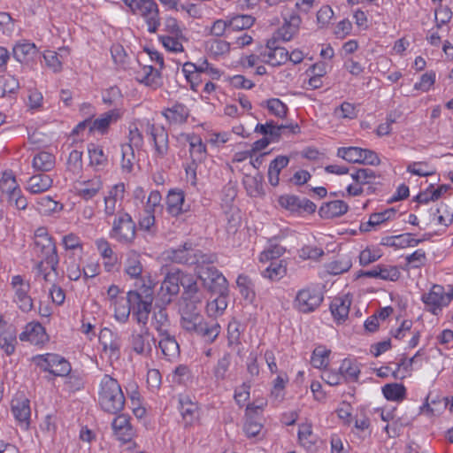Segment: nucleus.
I'll use <instances>...</instances> for the list:
<instances>
[{
  "mask_svg": "<svg viewBox=\"0 0 453 453\" xmlns=\"http://www.w3.org/2000/svg\"><path fill=\"white\" fill-rule=\"evenodd\" d=\"M202 260L196 266L197 278L202 281L203 287L214 295H224L228 292V283L225 276L213 265L217 256L208 253L206 257H199Z\"/></svg>",
  "mask_w": 453,
  "mask_h": 453,
  "instance_id": "obj_1",
  "label": "nucleus"
},
{
  "mask_svg": "<svg viewBox=\"0 0 453 453\" xmlns=\"http://www.w3.org/2000/svg\"><path fill=\"white\" fill-rule=\"evenodd\" d=\"M126 398L118 380L105 374L100 382L98 403L101 409L110 414L119 413L125 406Z\"/></svg>",
  "mask_w": 453,
  "mask_h": 453,
  "instance_id": "obj_2",
  "label": "nucleus"
},
{
  "mask_svg": "<svg viewBox=\"0 0 453 453\" xmlns=\"http://www.w3.org/2000/svg\"><path fill=\"white\" fill-rule=\"evenodd\" d=\"M180 319L181 327L191 334L202 337L207 342H212L220 332V326L216 322H206L201 313L188 315Z\"/></svg>",
  "mask_w": 453,
  "mask_h": 453,
  "instance_id": "obj_3",
  "label": "nucleus"
},
{
  "mask_svg": "<svg viewBox=\"0 0 453 453\" xmlns=\"http://www.w3.org/2000/svg\"><path fill=\"white\" fill-rule=\"evenodd\" d=\"M134 15L144 19L148 31L156 33L161 25L159 8L155 0H122Z\"/></svg>",
  "mask_w": 453,
  "mask_h": 453,
  "instance_id": "obj_4",
  "label": "nucleus"
},
{
  "mask_svg": "<svg viewBox=\"0 0 453 453\" xmlns=\"http://www.w3.org/2000/svg\"><path fill=\"white\" fill-rule=\"evenodd\" d=\"M136 235L135 223L127 212H119L114 219L110 236L120 243L131 244Z\"/></svg>",
  "mask_w": 453,
  "mask_h": 453,
  "instance_id": "obj_5",
  "label": "nucleus"
},
{
  "mask_svg": "<svg viewBox=\"0 0 453 453\" xmlns=\"http://www.w3.org/2000/svg\"><path fill=\"white\" fill-rule=\"evenodd\" d=\"M34 362L42 371L54 376H67L72 370L70 363L58 354L39 355L34 357Z\"/></svg>",
  "mask_w": 453,
  "mask_h": 453,
  "instance_id": "obj_6",
  "label": "nucleus"
},
{
  "mask_svg": "<svg viewBox=\"0 0 453 453\" xmlns=\"http://www.w3.org/2000/svg\"><path fill=\"white\" fill-rule=\"evenodd\" d=\"M323 295L314 288H303L297 292L295 298V307L303 313L315 311L323 301Z\"/></svg>",
  "mask_w": 453,
  "mask_h": 453,
  "instance_id": "obj_7",
  "label": "nucleus"
},
{
  "mask_svg": "<svg viewBox=\"0 0 453 453\" xmlns=\"http://www.w3.org/2000/svg\"><path fill=\"white\" fill-rule=\"evenodd\" d=\"M35 251L42 257L41 261L50 265V270L56 271L59 258L52 237L35 241Z\"/></svg>",
  "mask_w": 453,
  "mask_h": 453,
  "instance_id": "obj_8",
  "label": "nucleus"
},
{
  "mask_svg": "<svg viewBox=\"0 0 453 453\" xmlns=\"http://www.w3.org/2000/svg\"><path fill=\"white\" fill-rule=\"evenodd\" d=\"M12 286L15 292V301L23 311H30L33 308V300L28 295L30 284L25 281L20 275L13 276Z\"/></svg>",
  "mask_w": 453,
  "mask_h": 453,
  "instance_id": "obj_9",
  "label": "nucleus"
},
{
  "mask_svg": "<svg viewBox=\"0 0 453 453\" xmlns=\"http://www.w3.org/2000/svg\"><path fill=\"white\" fill-rule=\"evenodd\" d=\"M208 253H203L200 250H194L192 244L185 242L181 247L172 251V259L175 263L196 265L198 266L202 260L199 257H206Z\"/></svg>",
  "mask_w": 453,
  "mask_h": 453,
  "instance_id": "obj_10",
  "label": "nucleus"
},
{
  "mask_svg": "<svg viewBox=\"0 0 453 453\" xmlns=\"http://www.w3.org/2000/svg\"><path fill=\"white\" fill-rule=\"evenodd\" d=\"M147 132L152 138L156 157L160 158L165 157L169 151V139L167 131L163 127L155 126L154 124H148Z\"/></svg>",
  "mask_w": 453,
  "mask_h": 453,
  "instance_id": "obj_11",
  "label": "nucleus"
},
{
  "mask_svg": "<svg viewBox=\"0 0 453 453\" xmlns=\"http://www.w3.org/2000/svg\"><path fill=\"white\" fill-rule=\"evenodd\" d=\"M17 344V330L12 324L4 319L0 322V348L8 355H12Z\"/></svg>",
  "mask_w": 453,
  "mask_h": 453,
  "instance_id": "obj_12",
  "label": "nucleus"
},
{
  "mask_svg": "<svg viewBox=\"0 0 453 453\" xmlns=\"http://www.w3.org/2000/svg\"><path fill=\"white\" fill-rule=\"evenodd\" d=\"M446 299L444 288L441 285H434L428 293L422 296L423 303L433 314H437V311L445 306Z\"/></svg>",
  "mask_w": 453,
  "mask_h": 453,
  "instance_id": "obj_13",
  "label": "nucleus"
},
{
  "mask_svg": "<svg viewBox=\"0 0 453 453\" xmlns=\"http://www.w3.org/2000/svg\"><path fill=\"white\" fill-rule=\"evenodd\" d=\"M150 336V333L147 326H142L140 332L134 331L130 337L132 349L139 355L150 354L151 351Z\"/></svg>",
  "mask_w": 453,
  "mask_h": 453,
  "instance_id": "obj_14",
  "label": "nucleus"
},
{
  "mask_svg": "<svg viewBox=\"0 0 453 453\" xmlns=\"http://www.w3.org/2000/svg\"><path fill=\"white\" fill-rule=\"evenodd\" d=\"M127 302L129 303L133 319L142 326H147L149 316L152 311V303L146 300H131L127 296Z\"/></svg>",
  "mask_w": 453,
  "mask_h": 453,
  "instance_id": "obj_15",
  "label": "nucleus"
},
{
  "mask_svg": "<svg viewBox=\"0 0 453 453\" xmlns=\"http://www.w3.org/2000/svg\"><path fill=\"white\" fill-rule=\"evenodd\" d=\"M283 19V25L275 33L278 38L288 42L298 32L302 19L296 13H292L288 17L284 15Z\"/></svg>",
  "mask_w": 453,
  "mask_h": 453,
  "instance_id": "obj_16",
  "label": "nucleus"
},
{
  "mask_svg": "<svg viewBox=\"0 0 453 453\" xmlns=\"http://www.w3.org/2000/svg\"><path fill=\"white\" fill-rule=\"evenodd\" d=\"M20 341H28L32 344L39 345L48 341L45 328L39 322L29 323L26 329L19 334Z\"/></svg>",
  "mask_w": 453,
  "mask_h": 453,
  "instance_id": "obj_17",
  "label": "nucleus"
},
{
  "mask_svg": "<svg viewBox=\"0 0 453 453\" xmlns=\"http://www.w3.org/2000/svg\"><path fill=\"white\" fill-rule=\"evenodd\" d=\"M180 292V283L178 273H167L161 284V299L165 303L172 302V296Z\"/></svg>",
  "mask_w": 453,
  "mask_h": 453,
  "instance_id": "obj_18",
  "label": "nucleus"
},
{
  "mask_svg": "<svg viewBox=\"0 0 453 453\" xmlns=\"http://www.w3.org/2000/svg\"><path fill=\"white\" fill-rule=\"evenodd\" d=\"M351 304V298L349 295L344 296L334 297L330 304V311L334 319L342 323L348 318L349 307Z\"/></svg>",
  "mask_w": 453,
  "mask_h": 453,
  "instance_id": "obj_19",
  "label": "nucleus"
},
{
  "mask_svg": "<svg viewBox=\"0 0 453 453\" xmlns=\"http://www.w3.org/2000/svg\"><path fill=\"white\" fill-rule=\"evenodd\" d=\"M185 195L182 190H170L166 196V210L174 217L187 211L188 208L184 207Z\"/></svg>",
  "mask_w": 453,
  "mask_h": 453,
  "instance_id": "obj_20",
  "label": "nucleus"
},
{
  "mask_svg": "<svg viewBox=\"0 0 453 453\" xmlns=\"http://www.w3.org/2000/svg\"><path fill=\"white\" fill-rule=\"evenodd\" d=\"M349 210V205L342 200H334L323 203L319 214L322 219H334L341 217Z\"/></svg>",
  "mask_w": 453,
  "mask_h": 453,
  "instance_id": "obj_21",
  "label": "nucleus"
},
{
  "mask_svg": "<svg viewBox=\"0 0 453 453\" xmlns=\"http://www.w3.org/2000/svg\"><path fill=\"white\" fill-rule=\"evenodd\" d=\"M12 411L21 426L27 429L30 424V405L29 400H15L12 403Z\"/></svg>",
  "mask_w": 453,
  "mask_h": 453,
  "instance_id": "obj_22",
  "label": "nucleus"
},
{
  "mask_svg": "<svg viewBox=\"0 0 453 453\" xmlns=\"http://www.w3.org/2000/svg\"><path fill=\"white\" fill-rule=\"evenodd\" d=\"M99 342L104 351L109 350L111 357H119L120 345L117 336L111 329L105 327L101 330Z\"/></svg>",
  "mask_w": 453,
  "mask_h": 453,
  "instance_id": "obj_23",
  "label": "nucleus"
},
{
  "mask_svg": "<svg viewBox=\"0 0 453 453\" xmlns=\"http://www.w3.org/2000/svg\"><path fill=\"white\" fill-rule=\"evenodd\" d=\"M112 428L115 434L124 441H128L133 436V428L130 425V418L121 414L112 421Z\"/></svg>",
  "mask_w": 453,
  "mask_h": 453,
  "instance_id": "obj_24",
  "label": "nucleus"
},
{
  "mask_svg": "<svg viewBox=\"0 0 453 453\" xmlns=\"http://www.w3.org/2000/svg\"><path fill=\"white\" fill-rule=\"evenodd\" d=\"M161 339L158 342L163 355L168 359L177 357L180 355V346L173 335H171L169 332L166 334H159Z\"/></svg>",
  "mask_w": 453,
  "mask_h": 453,
  "instance_id": "obj_25",
  "label": "nucleus"
},
{
  "mask_svg": "<svg viewBox=\"0 0 453 453\" xmlns=\"http://www.w3.org/2000/svg\"><path fill=\"white\" fill-rule=\"evenodd\" d=\"M36 53L35 44L28 42H18L12 49V56L19 63L28 62Z\"/></svg>",
  "mask_w": 453,
  "mask_h": 453,
  "instance_id": "obj_26",
  "label": "nucleus"
},
{
  "mask_svg": "<svg viewBox=\"0 0 453 453\" xmlns=\"http://www.w3.org/2000/svg\"><path fill=\"white\" fill-rule=\"evenodd\" d=\"M151 323L158 334H166L169 332L168 327L170 326V319L166 309L156 304Z\"/></svg>",
  "mask_w": 453,
  "mask_h": 453,
  "instance_id": "obj_27",
  "label": "nucleus"
},
{
  "mask_svg": "<svg viewBox=\"0 0 453 453\" xmlns=\"http://www.w3.org/2000/svg\"><path fill=\"white\" fill-rule=\"evenodd\" d=\"M52 179L44 173L33 175L27 181V189L32 194H39L47 191L52 186Z\"/></svg>",
  "mask_w": 453,
  "mask_h": 453,
  "instance_id": "obj_28",
  "label": "nucleus"
},
{
  "mask_svg": "<svg viewBox=\"0 0 453 453\" xmlns=\"http://www.w3.org/2000/svg\"><path fill=\"white\" fill-rule=\"evenodd\" d=\"M120 114L117 110L109 111L102 115V117L96 119L94 121L91 120V126L89 127V132L95 130L104 134L107 132L110 124L113 120L119 119Z\"/></svg>",
  "mask_w": 453,
  "mask_h": 453,
  "instance_id": "obj_29",
  "label": "nucleus"
},
{
  "mask_svg": "<svg viewBox=\"0 0 453 453\" xmlns=\"http://www.w3.org/2000/svg\"><path fill=\"white\" fill-rule=\"evenodd\" d=\"M160 73L154 69L152 65H144L142 73H137L135 79L138 82L146 86L157 88L160 86Z\"/></svg>",
  "mask_w": 453,
  "mask_h": 453,
  "instance_id": "obj_30",
  "label": "nucleus"
},
{
  "mask_svg": "<svg viewBox=\"0 0 453 453\" xmlns=\"http://www.w3.org/2000/svg\"><path fill=\"white\" fill-rule=\"evenodd\" d=\"M32 165L35 171L49 172L55 166V156L47 151H40L35 155Z\"/></svg>",
  "mask_w": 453,
  "mask_h": 453,
  "instance_id": "obj_31",
  "label": "nucleus"
},
{
  "mask_svg": "<svg viewBox=\"0 0 453 453\" xmlns=\"http://www.w3.org/2000/svg\"><path fill=\"white\" fill-rule=\"evenodd\" d=\"M80 184L81 187L77 188V195L85 200L94 197L102 188V181L98 177L82 181Z\"/></svg>",
  "mask_w": 453,
  "mask_h": 453,
  "instance_id": "obj_32",
  "label": "nucleus"
},
{
  "mask_svg": "<svg viewBox=\"0 0 453 453\" xmlns=\"http://www.w3.org/2000/svg\"><path fill=\"white\" fill-rule=\"evenodd\" d=\"M163 114L171 123L182 124L188 119V111L184 104H175L172 108L166 109Z\"/></svg>",
  "mask_w": 453,
  "mask_h": 453,
  "instance_id": "obj_33",
  "label": "nucleus"
},
{
  "mask_svg": "<svg viewBox=\"0 0 453 453\" xmlns=\"http://www.w3.org/2000/svg\"><path fill=\"white\" fill-rule=\"evenodd\" d=\"M382 393L388 401L401 402L406 397V388L403 384L389 383L383 386Z\"/></svg>",
  "mask_w": 453,
  "mask_h": 453,
  "instance_id": "obj_34",
  "label": "nucleus"
},
{
  "mask_svg": "<svg viewBox=\"0 0 453 453\" xmlns=\"http://www.w3.org/2000/svg\"><path fill=\"white\" fill-rule=\"evenodd\" d=\"M340 372L342 374V381H357L360 374L359 367L350 359L342 360L339 367Z\"/></svg>",
  "mask_w": 453,
  "mask_h": 453,
  "instance_id": "obj_35",
  "label": "nucleus"
},
{
  "mask_svg": "<svg viewBox=\"0 0 453 453\" xmlns=\"http://www.w3.org/2000/svg\"><path fill=\"white\" fill-rule=\"evenodd\" d=\"M88 151L90 165L101 168L107 165L108 158L101 146L95 143H89L88 145Z\"/></svg>",
  "mask_w": 453,
  "mask_h": 453,
  "instance_id": "obj_36",
  "label": "nucleus"
},
{
  "mask_svg": "<svg viewBox=\"0 0 453 453\" xmlns=\"http://www.w3.org/2000/svg\"><path fill=\"white\" fill-rule=\"evenodd\" d=\"M180 403V413L182 415L185 425H192L195 420L198 418V407L196 403H192L188 398L181 399Z\"/></svg>",
  "mask_w": 453,
  "mask_h": 453,
  "instance_id": "obj_37",
  "label": "nucleus"
},
{
  "mask_svg": "<svg viewBox=\"0 0 453 453\" xmlns=\"http://www.w3.org/2000/svg\"><path fill=\"white\" fill-rule=\"evenodd\" d=\"M236 284L243 298L252 303L256 297L252 280L246 275H239Z\"/></svg>",
  "mask_w": 453,
  "mask_h": 453,
  "instance_id": "obj_38",
  "label": "nucleus"
},
{
  "mask_svg": "<svg viewBox=\"0 0 453 453\" xmlns=\"http://www.w3.org/2000/svg\"><path fill=\"white\" fill-rule=\"evenodd\" d=\"M127 297H130L131 300H146L153 303L154 300V290L151 286V282L150 284H146L142 282V284L135 290H130L127 294Z\"/></svg>",
  "mask_w": 453,
  "mask_h": 453,
  "instance_id": "obj_39",
  "label": "nucleus"
},
{
  "mask_svg": "<svg viewBox=\"0 0 453 453\" xmlns=\"http://www.w3.org/2000/svg\"><path fill=\"white\" fill-rule=\"evenodd\" d=\"M206 50L212 56L218 57L228 53L230 43L221 39H211L205 42Z\"/></svg>",
  "mask_w": 453,
  "mask_h": 453,
  "instance_id": "obj_40",
  "label": "nucleus"
},
{
  "mask_svg": "<svg viewBox=\"0 0 453 453\" xmlns=\"http://www.w3.org/2000/svg\"><path fill=\"white\" fill-rule=\"evenodd\" d=\"M121 155V169L123 172L129 173L133 171L135 161L134 148L122 144Z\"/></svg>",
  "mask_w": 453,
  "mask_h": 453,
  "instance_id": "obj_41",
  "label": "nucleus"
},
{
  "mask_svg": "<svg viewBox=\"0 0 453 453\" xmlns=\"http://www.w3.org/2000/svg\"><path fill=\"white\" fill-rule=\"evenodd\" d=\"M264 57H267V60H265L266 64L273 66H279L288 62V51L285 48L280 47L274 49L273 51L264 53Z\"/></svg>",
  "mask_w": 453,
  "mask_h": 453,
  "instance_id": "obj_42",
  "label": "nucleus"
},
{
  "mask_svg": "<svg viewBox=\"0 0 453 453\" xmlns=\"http://www.w3.org/2000/svg\"><path fill=\"white\" fill-rule=\"evenodd\" d=\"M282 263L283 260L271 262L269 266L262 273V275L271 280L281 279L287 272L286 266Z\"/></svg>",
  "mask_w": 453,
  "mask_h": 453,
  "instance_id": "obj_43",
  "label": "nucleus"
},
{
  "mask_svg": "<svg viewBox=\"0 0 453 453\" xmlns=\"http://www.w3.org/2000/svg\"><path fill=\"white\" fill-rule=\"evenodd\" d=\"M255 22L251 15L241 14L233 16L228 19V25L233 30H243L250 28Z\"/></svg>",
  "mask_w": 453,
  "mask_h": 453,
  "instance_id": "obj_44",
  "label": "nucleus"
},
{
  "mask_svg": "<svg viewBox=\"0 0 453 453\" xmlns=\"http://www.w3.org/2000/svg\"><path fill=\"white\" fill-rule=\"evenodd\" d=\"M363 149L359 147L339 148L337 156L349 163H359L362 157Z\"/></svg>",
  "mask_w": 453,
  "mask_h": 453,
  "instance_id": "obj_45",
  "label": "nucleus"
},
{
  "mask_svg": "<svg viewBox=\"0 0 453 453\" xmlns=\"http://www.w3.org/2000/svg\"><path fill=\"white\" fill-rule=\"evenodd\" d=\"M351 177L357 184L363 186L366 184H373L377 175L373 170L363 168L357 170L354 173H351Z\"/></svg>",
  "mask_w": 453,
  "mask_h": 453,
  "instance_id": "obj_46",
  "label": "nucleus"
},
{
  "mask_svg": "<svg viewBox=\"0 0 453 453\" xmlns=\"http://www.w3.org/2000/svg\"><path fill=\"white\" fill-rule=\"evenodd\" d=\"M125 272L132 278H138L142 273V265L136 253H132L126 263Z\"/></svg>",
  "mask_w": 453,
  "mask_h": 453,
  "instance_id": "obj_47",
  "label": "nucleus"
},
{
  "mask_svg": "<svg viewBox=\"0 0 453 453\" xmlns=\"http://www.w3.org/2000/svg\"><path fill=\"white\" fill-rule=\"evenodd\" d=\"M329 349L324 347H318L314 349L311 357V364L315 368L326 369L328 365Z\"/></svg>",
  "mask_w": 453,
  "mask_h": 453,
  "instance_id": "obj_48",
  "label": "nucleus"
},
{
  "mask_svg": "<svg viewBox=\"0 0 453 453\" xmlns=\"http://www.w3.org/2000/svg\"><path fill=\"white\" fill-rule=\"evenodd\" d=\"M19 187L15 176L12 171H5L0 180V190L2 195L8 196Z\"/></svg>",
  "mask_w": 453,
  "mask_h": 453,
  "instance_id": "obj_49",
  "label": "nucleus"
},
{
  "mask_svg": "<svg viewBox=\"0 0 453 453\" xmlns=\"http://www.w3.org/2000/svg\"><path fill=\"white\" fill-rule=\"evenodd\" d=\"M268 111L274 116L283 119L288 113V106L278 98H271L265 102Z\"/></svg>",
  "mask_w": 453,
  "mask_h": 453,
  "instance_id": "obj_50",
  "label": "nucleus"
},
{
  "mask_svg": "<svg viewBox=\"0 0 453 453\" xmlns=\"http://www.w3.org/2000/svg\"><path fill=\"white\" fill-rule=\"evenodd\" d=\"M231 364V355L226 353L221 358L218 360V363L214 368V375L217 380H225L226 378V372Z\"/></svg>",
  "mask_w": 453,
  "mask_h": 453,
  "instance_id": "obj_51",
  "label": "nucleus"
},
{
  "mask_svg": "<svg viewBox=\"0 0 453 453\" xmlns=\"http://www.w3.org/2000/svg\"><path fill=\"white\" fill-rule=\"evenodd\" d=\"M279 203L281 207L291 211L300 212L301 199L294 195H284L280 196L278 199Z\"/></svg>",
  "mask_w": 453,
  "mask_h": 453,
  "instance_id": "obj_52",
  "label": "nucleus"
},
{
  "mask_svg": "<svg viewBox=\"0 0 453 453\" xmlns=\"http://www.w3.org/2000/svg\"><path fill=\"white\" fill-rule=\"evenodd\" d=\"M377 278L385 280L395 281L400 277V272L396 266L385 267L383 265H377Z\"/></svg>",
  "mask_w": 453,
  "mask_h": 453,
  "instance_id": "obj_53",
  "label": "nucleus"
},
{
  "mask_svg": "<svg viewBox=\"0 0 453 453\" xmlns=\"http://www.w3.org/2000/svg\"><path fill=\"white\" fill-rule=\"evenodd\" d=\"M352 265L351 260L349 257H342L338 260L331 262L328 265L329 272L332 274H341L350 269Z\"/></svg>",
  "mask_w": 453,
  "mask_h": 453,
  "instance_id": "obj_54",
  "label": "nucleus"
},
{
  "mask_svg": "<svg viewBox=\"0 0 453 453\" xmlns=\"http://www.w3.org/2000/svg\"><path fill=\"white\" fill-rule=\"evenodd\" d=\"M452 18V12L448 6H442L441 4L435 9V21L438 28L447 24Z\"/></svg>",
  "mask_w": 453,
  "mask_h": 453,
  "instance_id": "obj_55",
  "label": "nucleus"
},
{
  "mask_svg": "<svg viewBox=\"0 0 453 453\" xmlns=\"http://www.w3.org/2000/svg\"><path fill=\"white\" fill-rule=\"evenodd\" d=\"M186 141L188 142L189 147H190V153L191 155L194 153H196L200 156L203 155V152H205L206 146L203 142L202 139L196 134H186Z\"/></svg>",
  "mask_w": 453,
  "mask_h": 453,
  "instance_id": "obj_56",
  "label": "nucleus"
},
{
  "mask_svg": "<svg viewBox=\"0 0 453 453\" xmlns=\"http://www.w3.org/2000/svg\"><path fill=\"white\" fill-rule=\"evenodd\" d=\"M321 379L330 386H337L342 383V374L338 371L325 369Z\"/></svg>",
  "mask_w": 453,
  "mask_h": 453,
  "instance_id": "obj_57",
  "label": "nucleus"
},
{
  "mask_svg": "<svg viewBox=\"0 0 453 453\" xmlns=\"http://www.w3.org/2000/svg\"><path fill=\"white\" fill-rule=\"evenodd\" d=\"M285 252V248L279 244L271 245L270 248L263 251L260 255V261L265 262L279 258Z\"/></svg>",
  "mask_w": 453,
  "mask_h": 453,
  "instance_id": "obj_58",
  "label": "nucleus"
},
{
  "mask_svg": "<svg viewBox=\"0 0 453 453\" xmlns=\"http://www.w3.org/2000/svg\"><path fill=\"white\" fill-rule=\"evenodd\" d=\"M434 81H435V73L433 71H431L429 73H426L421 76L420 81L415 83L414 88L416 90H421V91L426 92L434 84Z\"/></svg>",
  "mask_w": 453,
  "mask_h": 453,
  "instance_id": "obj_59",
  "label": "nucleus"
},
{
  "mask_svg": "<svg viewBox=\"0 0 453 453\" xmlns=\"http://www.w3.org/2000/svg\"><path fill=\"white\" fill-rule=\"evenodd\" d=\"M406 261L412 268H420L426 264V252L423 250H417L406 257Z\"/></svg>",
  "mask_w": 453,
  "mask_h": 453,
  "instance_id": "obj_60",
  "label": "nucleus"
},
{
  "mask_svg": "<svg viewBox=\"0 0 453 453\" xmlns=\"http://www.w3.org/2000/svg\"><path fill=\"white\" fill-rule=\"evenodd\" d=\"M381 257L378 251H372L369 248L365 249L359 255V263L361 265L365 266L375 261Z\"/></svg>",
  "mask_w": 453,
  "mask_h": 453,
  "instance_id": "obj_61",
  "label": "nucleus"
},
{
  "mask_svg": "<svg viewBox=\"0 0 453 453\" xmlns=\"http://www.w3.org/2000/svg\"><path fill=\"white\" fill-rule=\"evenodd\" d=\"M203 294L198 288L197 283L183 289L181 300H193V302H202Z\"/></svg>",
  "mask_w": 453,
  "mask_h": 453,
  "instance_id": "obj_62",
  "label": "nucleus"
},
{
  "mask_svg": "<svg viewBox=\"0 0 453 453\" xmlns=\"http://www.w3.org/2000/svg\"><path fill=\"white\" fill-rule=\"evenodd\" d=\"M143 144V136L140 130L134 127V128L129 129L128 134V143H125L124 145H130L133 148L140 149Z\"/></svg>",
  "mask_w": 453,
  "mask_h": 453,
  "instance_id": "obj_63",
  "label": "nucleus"
},
{
  "mask_svg": "<svg viewBox=\"0 0 453 453\" xmlns=\"http://www.w3.org/2000/svg\"><path fill=\"white\" fill-rule=\"evenodd\" d=\"M247 418L243 426L244 432L249 437L257 435L262 429V425L259 422L255 421L253 418Z\"/></svg>",
  "mask_w": 453,
  "mask_h": 453,
  "instance_id": "obj_64",
  "label": "nucleus"
}]
</instances>
